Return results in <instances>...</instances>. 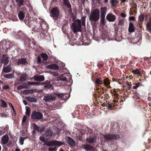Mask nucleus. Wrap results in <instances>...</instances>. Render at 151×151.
<instances>
[{
  "label": "nucleus",
  "mask_w": 151,
  "mask_h": 151,
  "mask_svg": "<svg viewBox=\"0 0 151 151\" xmlns=\"http://www.w3.org/2000/svg\"><path fill=\"white\" fill-rule=\"evenodd\" d=\"M71 28L74 33H76L77 32H81L82 29L81 20L77 19L75 22L72 23Z\"/></svg>",
  "instance_id": "obj_1"
},
{
  "label": "nucleus",
  "mask_w": 151,
  "mask_h": 151,
  "mask_svg": "<svg viewBox=\"0 0 151 151\" xmlns=\"http://www.w3.org/2000/svg\"><path fill=\"white\" fill-rule=\"evenodd\" d=\"M100 18V11L97 9H95L91 12L89 19L91 22H97Z\"/></svg>",
  "instance_id": "obj_2"
},
{
  "label": "nucleus",
  "mask_w": 151,
  "mask_h": 151,
  "mask_svg": "<svg viewBox=\"0 0 151 151\" xmlns=\"http://www.w3.org/2000/svg\"><path fill=\"white\" fill-rule=\"evenodd\" d=\"M59 15L60 12L57 7H55L52 9L50 12V16L54 19H57L59 16Z\"/></svg>",
  "instance_id": "obj_3"
},
{
  "label": "nucleus",
  "mask_w": 151,
  "mask_h": 151,
  "mask_svg": "<svg viewBox=\"0 0 151 151\" xmlns=\"http://www.w3.org/2000/svg\"><path fill=\"white\" fill-rule=\"evenodd\" d=\"M102 136L106 140L116 139L119 137L118 135L117 134H107L106 135L101 134L100 136Z\"/></svg>",
  "instance_id": "obj_4"
},
{
  "label": "nucleus",
  "mask_w": 151,
  "mask_h": 151,
  "mask_svg": "<svg viewBox=\"0 0 151 151\" xmlns=\"http://www.w3.org/2000/svg\"><path fill=\"white\" fill-rule=\"evenodd\" d=\"M9 141V137L7 135H5L2 137L1 139V144L2 145H6L8 143L7 146H10L12 145V142Z\"/></svg>",
  "instance_id": "obj_5"
},
{
  "label": "nucleus",
  "mask_w": 151,
  "mask_h": 151,
  "mask_svg": "<svg viewBox=\"0 0 151 151\" xmlns=\"http://www.w3.org/2000/svg\"><path fill=\"white\" fill-rule=\"evenodd\" d=\"M63 142L58 141H50L48 142L46 144V145L48 146H57L59 147L63 144Z\"/></svg>",
  "instance_id": "obj_6"
},
{
  "label": "nucleus",
  "mask_w": 151,
  "mask_h": 151,
  "mask_svg": "<svg viewBox=\"0 0 151 151\" xmlns=\"http://www.w3.org/2000/svg\"><path fill=\"white\" fill-rule=\"evenodd\" d=\"M43 117L42 114L40 112L35 111L31 114V117L36 119H40Z\"/></svg>",
  "instance_id": "obj_7"
},
{
  "label": "nucleus",
  "mask_w": 151,
  "mask_h": 151,
  "mask_svg": "<svg viewBox=\"0 0 151 151\" xmlns=\"http://www.w3.org/2000/svg\"><path fill=\"white\" fill-rule=\"evenodd\" d=\"M55 99V96L51 94L44 96L43 98V100L46 102H50L54 101Z\"/></svg>",
  "instance_id": "obj_8"
},
{
  "label": "nucleus",
  "mask_w": 151,
  "mask_h": 151,
  "mask_svg": "<svg viewBox=\"0 0 151 151\" xmlns=\"http://www.w3.org/2000/svg\"><path fill=\"white\" fill-rule=\"evenodd\" d=\"M106 19L108 21L110 22H113L115 21L116 18L114 15L112 13H110L107 15Z\"/></svg>",
  "instance_id": "obj_9"
},
{
  "label": "nucleus",
  "mask_w": 151,
  "mask_h": 151,
  "mask_svg": "<svg viewBox=\"0 0 151 151\" xmlns=\"http://www.w3.org/2000/svg\"><path fill=\"white\" fill-rule=\"evenodd\" d=\"M107 7H101L100 9V17H105L107 12Z\"/></svg>",
  "instance_id": "obj_10"
},
{
  "label": "nucleus",
  "mask_w": 151,
  "mask_h": 151,
  "mask_svg": "<svg viewBox=\"0 0 151 151\" xmlns=\"http://www.w3.org/2000/svg\"><path fill=\"white\" fill-rule=\"evenodd\" d=\"M9 57L7 55H3L2 58L1 62L5 65L7 64L9 62Z\"/></svg>",
  "instance_id": "obj_11"
},
{
  "label": "nucleus",
  "mask_w": 151,
  "mask_h": 151,
  "mask_svg": "<svg viewBox=\"0 0 151 151\" xmlns=\"http://www.w3.org/2000/svg\"><path fill=\"white\" fill-rule=\"evenodd\" d=\"M96 137L95 136L87 137L86 139V142L90 144L94 143L96 142Z\"/></svg>",
  "instance_id": "obj_12"
},
{
  "label": "nucleus",
  "mask_w": 151,
  "mask_h": 151,
  "mask_svg": "<svg viewBox=\"0 0 151 151\" xmlns=\"http://www.w3.org/2000/svg\"><path fill=\"white\" fill-rule=\"evenodd\" d=\"M34 79L35 81H42L45 80L43 76L41 75L35 76L34 77Z\"/></svg>",
  "instance_id": "obj_13"
},
{
  "label": "nucleus",
  "mask_w": 151,
  "mask_h": 151,
  "mask_svg": "<svg viewBox=\"0 0 151 151\" xmlns=\"http://www.w3.org/2000/svg\"><path fill=\"white\" fill-rule=\"evenodd\" d=\"M67 141L68 144L71 146H73L75 145V142L74 140L69 137H67Z\"/></svg>",
  "instance_id": "obj_14"
},
{
  "label": "nucleus",
  "mask_w": 151,
  "mask_h": 151,
  "mask_svg": "<svg viewBox=\"0 0 151 151\" xmlns=\"http://www.w3.org/2000/svg\"><path fill=\"white\" fill-rule=\"evenodd\" d=\"M83 149L88 151H90L92 148V146L87 144H83L82 145Z\"/></svg>",
  "instance_id": "obj_15"
},
{
  "label": "nucleus",
  "mask_w": 151,
  "mask_h": 151,
  "mask_svg": "<svg viewBox=\"0 0 151 151\" xmlns=\"http://www.w3.org/2000/svg\"><path fill=\"white\" fill-rule=\"evenodd\" d=\"M134 26L133 24L131 22L129 23L128 28L129 31L130 33L134 32Z\"/></svg>",
  "instance_id": "obj_16"
},
{
  "label": "nucleus",
  "mask_w": 151,
  "mask_h": 151,
  "mask_svg": "<svg viewBox=\"0 0 151 151\" xmlns=\"http://www.w3.org/2000/svg\"><path fill=\"white\" fill-rule=\"evenodd\" d=\"M47 67L52 70H57L59 68L58 66L55 64H52L47 65Z\"/></svg>",
  "instance_id": "obj_17"
},
{
  "label": "nucleus",
  "mask_w": 151,
  "mask_h": 151,
  "mask_svg": "<svg viewBox=\"0 0 151 151\" xmlns=\"http://www.w3.org/2000/svg\"><path fill=\"white\" fill-rule=\"evenodd\" d=\"M26 99L31 102L36 103L37 101V99L34 97L32 96H27Z\"/></svg>",
  "instance_id": "obj_18"
},
{
  "label": "nucleus",
  "mask_w": 151,
  "mask_h": 151,
  "mask_svg": "<svg viewBox=\"0 0 151 151\" xmlns=\"http://www.w3.org/2000/svg\"><path fill=\"white\" fill-rule=\"evenodd\" d=\"M34 92H37V91L35 89L25 90H24L23 92L24 94L32 93Z\"/></svg>",
  "instance_id": "obj_19"
},
{
  "label": "nucleus",
  "mask_w": 151,
  "mask_h": 151,
  "mask_svg": "<svg viewBox=\"0 0 151 151\" xmlns=\"http://www.w3.org/2000/svg\"><path fill=\"white\" fill-rule=\"evenodd\" d=\"M11 71V67L9 65L4 67L3 69V71L4 73H7L10 72Z\"/></svg>",
  "instance_id": "obj_20"
},
{
  "label": "nucleus",
  "mask_w": 151,
  "mask_h": 151,
  "mask_svg": "<svg viewBox=\"0 0 151 151\" xmlns=\"http://www.w3.org/2000/svg\"><path fill=\"white\" fill-rule=\"evenodd\" d=\"M132 73L134 75H140L142 73V71L139 69H136L132 71Z\"/></svg>",
  "instance_id": "obj_21"
},
{
  "label": "nucleus",
  "mask_w": 151,
  "mask_h": 151,
  "mask_svg": "<svg viewBox=\"0 0 151 151\" xmlns=\"http://www.w3.org/2000/svg\"><path fill=\"white\" fill-rule=\"evenodd\" d=\"M33 127L34 131L37 130L38 132H40L44 130V129L43 128L40 129L39 127H38L35 124H33Z\"/></svg>",
  "instance_id": "obj_22"
},
{
  "label": "nucleus",
  "mask_w": 151,
  "mask_h": 151,
  "mask_svg": "<svg viewBox=\"0 0 151 151\" xmlns=\"http://www.w3.org/2000/svg\"><path fill=\"white\" fill-rule=\"evenodd\" d=\"M45 134L49 137H51L52 136L53 133L50 130L47 129L45 130Z\"/></svg>",
  "instance_id": "obj_23"
},
{
  "label": "nucleus",
  "mask_w": 151,
  "mask_h": 151,
  "mask_svg": "<svg viewBox=\"0 0 151 151\" xmlns=\"http://www.w3.org/2000/svg\"><path fill=\"white\" fill-rule=\"evenodd\" d=\"M28 138L27 136L25 137H20L19 138V142L21 145H22L24 144V142L25 139Z\"/></svg>",
  "instance_id": "obj_24"
},
{
  "label": "nucleus",
  "mask_w": 151,
  "mask_h": 151,
  "mask_svg": "<svg viewBox=\"0 0 151 151\" xmlns=\"http://www.w3.org/2000/svg\"><path fill=\"white\" fill-rule=\"evenodd\" d=\"M27 61L24 58H22L17 62V64L18 65L23 64L26 63Z\"/></svg>",
  "instance_id": "obj_25"
},
{
  "label": "nucleus",
  "mask_w": 151,
  "mask_h": 151,
  "mask_svg": "<svg viewBox=\"0 0 151 151\" xmlns=\"http://www.w3.org/2000/svg\"><path fill=\"white\" fill-rule=\"evenodd\" d=\"M4 76L6 78L8 79L12 78H14V74L9 73L6 74Z\"/></svg>",
  "instance_id": "obj_26"
},
{
  "label": "nucleus",
  "mask_w": 151,
  "mask_h": 151,
  "mask_svg": "<svg viewBox=\"0 0 151 151\" xmlns=\"http://www.w3.org/2000/svg\"><path fill=\"white\" fill-rule=\"evenodd\" d=\"M147 30L151 34V22H149L146 24Z\"/></svg>",
  "instance_id": "obj_27"
},
{
  "label": "nucleus",
  "mask_w": 151,
  "mask_h": 151,
  "mask_svg": "<svg viewBox=\"0 0 151 151\" xmlns=\"http://www.w3.org/2000/svg\"><path fill=\"white\" fill-rule=\"evenodd\" d=\"M27 79V75L24 74L22 75L20 78V81H25Z\"/></svg>",
  "instance_id": "obj_28"
},
{
  "label": "nucleus",
  "mask_w": 151,
  "mask_h": 151,
  "mask_svg": "<svg viewBox=\"0 0 151 151\" xmlns=\"http://www.w3.org/2000/svg\"><path fill=\"white\" fill-rule=\"evenodd\" d=\"M65 74L62 75L58 77V78L60 81H67L66 77L65 76Z\"/></svg>",
  "instance_id": "obj_29"
},
{
  "label": "nucleus",
  "mask_w": 151,
  "mask_h": 151,
  "mask_svg": "<svg viewBox=\"0 0 151 151\" xmlns=\"http://www.w3.org/2000/svg\"><path fill=\"white\" fill-rule=\"evenodd\" d=\"M18 17L19 19L20 20H23L24 18V15L22 12L20 11L18 14Z\"/></svg>",
  "instance_id": "obj_30"
},
{
  "label": "nucleus",
  "mask_w": 151,
  "mask_h": 151,
  "mask_svg": "<svg viewBox=\"0 0 151 151\" xmlns=\"http://www.w3.org/2000/svg\"><path fill=\"white\" fill-rule=\"evenodd\" d=\"M17 6L20 7L23 5L24 0H15Z\"/></svg>",
  "instance_id": "obj_31"
},
{
  "label": "nucleus",
  "mask_w": 151,
  "mask_h": 151,
  "mask_svg": "<svg viewBox=\"0 0 151 151\" xmlns=\"http://www.w3.org/2000/svg\"><path fill=\"white\" fill-rule=\"evenodd\" d=\"M104 83L105 86H108L110 84L109 80L107 78H105L104 80Z\"/></svg>",
  "instance_id": "obj_32"
},
{
  "label": "nucleus",
  "mask_w": 151,
  "mask_h": 151,
  "mask_svg": "<svg viewBox=\"0 0 151 151\" xmlns=\"http://www.w3.org/2000/svg\"><path fill=\"white\" fill-rule=\"evenodd\" d=\"M118 0H111V4L112 6H115L118 3Z\"/></svg>",
  "instance_id": "obj_33"
},
{
  "label": "nucleus",
  "mask_w": 151,
  "mask_h": 151,
  "mask_svg": "<svg viewBox=\"0 0 151 151\" xmlns=\"http://www.w3.org/2000/svg\"><path fill=\"white\" fill-rule=\"evenodd\" d=\"M64 4L69 8H71V5L70 4L68 0H63Z\"/></svg>",
  "instance_id": "obj_34"
},
{
  "label": "nucleus",
  "mask_w": 151,
  "mask_h": 151,
  "mask_svg": "<svg viewBox=\"0 0 151 151\" xmlns=\"http://www.w3.org/2000/svg\"><path fill=\"white\" fill-rule=\"evenodd\" d=\"M41 56L44 60L46 61L47 60L48 56L45 53H42Z\"/></svg>",
  "instance_id": "obj_35"
},
{
  "label": "nucleus",
  "mask_w": 151,
  "mask_h": 151,
  "mask_svg": "<svg viewBox=\"0 0 151 151\" xmlns=\"http://www.w3.org/2000/svg\"><path fill=\"white\" fill-rule=\"evenodd\" d=\"M27 120V117L25 116H24L22 122V125L23 127H24L25 125H27V123L25 122Z\"/></svg>",
  "instance_id": "obj_36"
},
{
  "label": "nucleus",
  "mask_w": 151,
  "mask_h": 151,
  "mask_svg": "<svg viewBox=\"0 0 151 151\" xmlns=\"http://www.w3.org/2000/svg\"><path fill=\"white\" fill-rule=\"evenodd\" d=\"M1 106L2 107L6 108L7 107V104L3 100H1Z\"/></svg>",
  "instance_id": "obj_37"
},
{
  "label": "nucleus",
  "mask_w": 151,
  "mask_h": 151,
  "mask_svg": "<svg viewBox=\"0 0 151 151\" xmlns=\"http://www.w3.org/2000/svg\"><path fill=\"white\" fill-rule=\"evenodd\" d=\"M124 22V19H119L118 21V24L120 25H122Z\"/></svg>",
  "instance_id": "obj_38"
},
{
  "label": "nucleus",
  "mask_w": 151,
  "mask_h": 151,
  "mask_svg": "<svg viewBox=\"0 0 151 151\" xmlns=\"http://www.w3.org/2000/svg\"><path fill=\"white\" fill-rule=\"evenodd\" d=\"M146 17L145 16L144 14H141L139 17V21L143 22L144 21V18H146Z\"/></svg>",
  "instance_id": "obj_39"
},
{
  "label": "nucleus",
  "mask_w": 151,
  "mask_h": 151,
  "mask_svg": "<svg viewBox=\"0 0 151 151\" xmlns=\"http://www.w3.org/2000/svg\"><path fill=\"white\" fill-rule=\"evenodd\" d=\"M102 81L101 78H97L95 80V83L96 84H99H99L102 82Z\"/></svg>",
  "instance_id": "obj_40"
},
{
  "label": "nucleus",
  "mask_w": 151,
  "mask_h": 151,
  "mask_svg": "<svg viewBox=\"0 0 151 151\" xmlns=\"http://www.w3.org/2000/svg\"><path fill=\"white\" fill-rule=\"evenodd\" d=\"M27 83L29 85H39L40 83L36 82H28Z\"/></svg>",
  "instance_id": "obj_41"
},
{
  "label": "nucleus",
  "mask_w": 151,
  "mask_h": 151,
  "mask_svg": "<svg viewBox=\"0 0 151 151\" xmlns=\"http://www.w3.org/2000/svg\"><path fill=\"white\" fill-rule=\"evenodd\" d=\"M85 17H83L81 18L82 25L84 26H85Z\"/></svg>",
  "instance_id": "obj_42"
},
{
  "label": "nucleus",
  "mask_w": 151,
  "mask_h": 151,
  "mask_svg": "<svg viewBox=\"0 0 151 151\" xmlns=\"http://www.w3.org/2000/svg\"><path fill=\"white\" fill-rule=\"evenodd\" d=\"M27 88L25 86V85H24L19 86L17 87V89L18 90H20L21 89L24 88Z\"/></svg>",
  "instance_id": "obj_43"
},
{
  "label": "nucleus",
  "mask_w": 151,
  "mask_h": 151,
  "mask_svg": "<svg viewBox=\"0 0 151 151\" xmlns=\"http://www.w3.org/2000/svg\"><path fill=\"white\" fill-rule=\"evenodd\" d=\"M30 113V109L28 107H27L26 108V111L25 112L26 114L27 115H29Z\"/></svg>",
  "instance_id": "obj_44"
},
{
  "label": "nucleus",
  "mask_w": 151,
  "mask_h": 151,
  "mask_svg": "<svg viewBox=\"0 0 151 151\" xmlns=\"http://www.w3.org/2000/svg\"><path fill=\"white\" fill-rule=\"evenodd\" d=\"M105 17H101V23L102 24L104 25L105 24Z\"/></svg>",
  "instance_id": "obj_45"
},
{
  "label": "nucleus",
  "mask_w": 151,
  "mask_h": 151,
  "mask_svg": "<svg viewBox=\"0 0 151 151\" xmlns=\"http://www.w3.org/2000/svg\"><path fill=\"white\" fill-rule=\"evenodd\" d=\"M51 85L49 83H48L46 85H45L44 86V88H50L51 87Z\"/></svg>",
  "instance_id": "obj_46"
},
{
  "label": "nucleus",
  "mask_w": 151,
  "mask_h": 151,
  "mask_svg": "<svg viewBox=\"0 0 151 151\" xmlns=\"http://www.w3.org/2000/svg\"><path fill=\"white\" fill-rule=\"evenodd\" d=\"M140 83H138L135 84V86L133 87V88L134 89H136L139 86Z\"/></svg>",
  "instance_id": "obj_47"
},
{
  "label": "nucleus",
  "mask_w": 151,
  "mask_h": 151,
  "mask_svg": "<svg viewBox=\"0 0 151 151\" xmlns=\"http://www.w3.org/2000/svg\"><path fill=\"white\" fill-rule=\"evenodd\" d=\"M9 114H6L5 112H4L3 113L2 116L3 117H7L9 116Z\"/></svg>",
  "instance_id": "obj_48"
},
{
  "label": "nucleus",
  "mask_w": 151,
  "mask_h": 151,
  "mask_svg": "<svg viewBox=\"0 0 151 151\" xmlns=\"http://www.w3.org/2000/svg\"><path fill=\"white\" fill-rule=\"evenodd\" d=\"M40 140L42 142H44L45 141V139L43 137H40Z\"/></svg>",
  "instance_id": "obj_49"
},
{
  "label": "nucleus",
  "mask_w": 151,
  "mask_h": 151,
  "mask_svg": "<svg viewBox=\"0 0 151 151\" xmlns=\"http://www.w3.org/2000/svg\"><path fill=\"white\" fill-rule=\"evenodd\" d=\"M52 74L53 75V76H58V73L57 72H53Z\"/></svg>",
  "instance_id": "obj_50"
},
{
  "label": "nucleus",
  "mask_w": 151,
  "mask_h": 151,
  "mask_svg": "<svg viewBox=\"0 0 151 151\" xmlns=\"http://www.w3.org/2000/svg\"><path fill=\"white\" fill-rule=\"evenodd\" d=\"M56 95L58 96L61 98H62L63 96V94L60 93H57L56 94Z\"/></svg>",
  "instance_id": "obj_51"
},
{
  "label": "nucleus",
  "mask_w": 151,
  "mask_h": 151,
  "mask_svg": "<svg viewBox=\"0 0 151 151\" xmlns=\"http://www.w3.org/2000/svg\"><path fill=\"white\" fill-rule=\"evenodd\" d=\"M56 149L55 148H52V147H50L48 149V150H49V151H54Z\"/></svg>",
  "instance_id": "obj_52"
},
{
  "label": "nucleus",
  "mask_w": 151,
  "mask_h": 151,
  "mask_svg": "<svg viewBox=\"0 0 151 151\" xmlns=\"http://www.w3.org/2000/svg\"><path fill=\"white\" fill-rule=\"evenodd\" d=\"M9 88V86L8 85H5L3 87V88L4 90H6Z\"/></svg>",
  "instance_id": "obj_53"
},
{
  "label": "nucleus",
  "mask_w": 151,
  "mask_h": 151,
  "mask_svg": "<svg viewBox=\"0 0 151 151\" xmlns=\"http://www.w3.org/2000/svg\"><path fill=\"white\" fill-rule=\"evenodd\" d=\"M121 16L123 17V18H125L126 17V14L123 13H122L121 14Z\"/></svg>",
  "instance_id": "obj_54"
},
{
  "label": "nucleus",
  "mask_w": 151,
  "mask_h": 151,
  "mask_svg": "<svg viewBox=\"0 0 151 151\" xmlns=\"http://www.w3.org/2000/svg\"><path fill=\"white\" fill-rule=\"evenodd\" d=\"M135 18L134 17L132 16L129 18V20H134Z\"/></svg>",
  "instance_id": "obj_55"
},
{
  "label": "nucleus",
  "mask_w": 151,
  "mask_h": 151,
  "mask_svg": "<svg viewBox=\"0 0 151 151\" xmlns=\"http://www.w3.org/2000/svg\"><path fill=\"white\" fill-rule=\"evenodd\" d=\"M90 151H97V150L96 149L92 147V148H91V150Z\"/></svg>",
  "instance_id": "obj_56"
},
{
  "label": "nucleus",
  "mask_w": 151,
  "mask_h": 151,
  "mask_svg": "<svg viewBox=\"0 0 151 151\" xmlns=\"http://www.w3.org/2000/svg\"><path fill=\"white\" fill-rule=\"evenodd\" d=\"M37 61L39 63H40L41 62L40 58L39 56L38 57Z\"/></svg>",
  "instance_id": "obj_57"
},
{
  "label": "nucleus",
  "mask_w": 151,
  "mask_h": 151,
  "mask_svg": "<svg viewBox=\"0 0 151 151\" xmlns=\"http://www.w3.org/2000/svg\"><path fill=\"white\" fill-rule=\"evenodd\" d=\"M12 109L13 110V111L14 115H16V112L15 110V109H14V108H12Z\"/></svg>",
  "instance_id": "obj_58"
},
{
  "label": "nucleus",
  "mask_w": 151,
  "mask_h": 151,
  "mask_svg": "<svg viewBox=\"0 0 151 151\" xmlns=\"http://www.w3.org/2000/svg\"><path fill=\"white\" fill-rule=\"evenodd\" d=\"M23 103L25 105H27V102H26V101H25V100H23Z\"/></svg>",
  "instance_id": "obj_59"
},
{
  "label": "nucleus",
  "mask_w": 151,
  "mask_h": 151,
  "mask_svg": "<svg viewBox=\"0 0 151 151\" xmlns=\"http://www.w3.org/2000/svg\"><path fill=\"white\" fill-rule=\"evenodd\" d=\"M9 106H10V107H11H11H12V109L14 108V107H13V106L12 105V104L11 103H9Z\"/></svg>",
  "instance_id": "obj_60"
},
{
  "label": "nucleus",
  "mask_w": 151,
  "mask_h": 151,
  "mask_svg": "<svg viewBox=\"0 0 151 151\" xmlns=\"http://www.w3.org/2000/svg\"><path fill=\"white\" fill-rule=\"evenodd\" d=\"M111 105H108V108L110 109H111Z\"/></svg>",
  "instance_id": "obj_61"
},
{
  "label": "nucleus",
  "mask_w": 151,
  "mask_h": 151,
  "mask_svg": "<svg viewBox=\"0 0 151 151\" xmlns=\"http://www.w3.org/2000/svg\"><path fill=\"white\" fill-rule=\"evenodd\" d=\"M5 112H7V113H8L9 112L10 113H11V111L9 109H6V110Z\"/></svg>",
  "instance_id": "obj_62"
},
{
  "label": "nucleus",
  "mask_w": 151,
  "mask_h": 151,
  "mask_svg": "<svg viewBox=\"0 0 151 151\" xmlns=\"http://www.w3.org/2000/svg\"><path fill=\"white\" fill-rule=\"evenodd\" d=\"M15 151H20V150L18 148L16 149Z\"/></svg>",
  "instance_id": "obj_63"
},
{
  "label": "nucleus",
  "mask_w": 151,
  "mask_h": 151,
  "mask_svg": "<svg viewBox=\"0 0 151 151\" xmlns=\"http://www.w3.org/2000/svg\"><path fill=\"white\" fill-rule=\"evenodd\" d=\"M122 2H125L126 0H121Z\"/></svg>",
  "instance_id": "obj_64"
}]
</instances>
